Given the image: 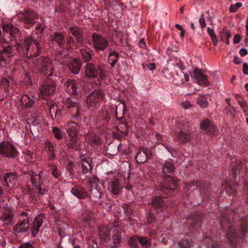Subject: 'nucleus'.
Segmentation results:
<instances>
[{
  "label": "nucleus",
  "instance_id": "obj_1",
  "mask_svg": "<svg viewBox=\"0 0 248 248\" xmlns=\"http://www.w3.org/2000/svg\"><path fill=\"white\" fill-rule=\"evenodd\" d=\"M121 231L120 229L115 227L111 228L104 227L100 229L99 235L106 245L113 247L120 240Z\"/></svg>",
  "mask_w": 248,
  "mask_h": 248
},
{
  "label": "nucleus",
  "instance_id": "obj_2",
  "mask_svg": "<svg viewBox=\"0 0 248 248\" xmlns=\"http://www.w3.org/2000/svg\"><path fill=\"white\" fill-rule=\"evenodd\" d=\"M162 169L164 175L163 176V182L160 185V189L174 190L177 186V180L176 178L171 177L167 174L172 172L174 170L171 160L166 161L163 164Z\"/></svg>",
  "mask_w": 248,
  "mask_h": 248
},
{
  "label": "nucleus",
  "instance_id": "obj_3",
  "mask_svg": "<svg viewBox=\"0 0 248 248\" xmlns=\"http://www.w3.org/2000/svg\"><path fill=\"white\" fill-rule=\"evenodd\" d=\"M62 103L64 104V108H67L68 113L70 117L75 120H80L83 116V112L80 104L74 101L72 99L67 98L63 99Z\"/></svg>",
  "mask_w": 248,
  "mask_h": 248
},
{
  "label": "nucleus",
  "instance_id": "obj_4",
  "mask_svg": "<svg viewBox=\"0 0 248 248\" xmlns=\"http://www.w3.org/2000/svg\"><path fill=\"white\" fill-rule=\"evenodd\" d=\"M2 30L5 42L11 46L17 45L16 40L19 36V30L10 23L4 24Z\"/></svg>",
  "mask_w": 248,
  "mask_h": 248
},
{
  "label": "nucleus",
  "instance_id": "obj_5",
  "mask_svg": "<svg viewBox=\"0 0 248 248\" xmlns=\"http://www.w3.org/2000/svg\"><path fill=\"white\" fill-rule=\"evenodd\" d=\"M31 220V216L26 212H22L18 216V222L14 228L15 233H20L27 232L30 228Z\"/></svg>",
  "mask_w": 248,
  "mask_h": 248
},
{
  "label": "nucleus",
  "instance_id": "obj_6",
  "mask_svg": "<svg viewBox=\"0 0 248 248\" xmlns=\"http://www.w3.org/2000/svg\"><path fill=\"white\" fill-rule=\"evenodd\" d=\"M91 195L92 200L97 202L99 200L102 192L103 185L101 182H98L97 178L93 176L89 179Z\"/></svg>",
  "mask_w": 248,
  "mask_h": 248
},
{
  "label": "nucleus",
  "instance_id": "obj_7",
  "mask_svg": "<svg viewBox=\"0 0 248 248\" xmlns=\"http://www.w3.org/2000/svg\"><path fill=\"white\" fill-rule=\"evenodd\" d=\"M33 63L34 65L39 70L40 72L46 76L50 77L52 75L53 68L49 58L47 57L38 58Z\"/></svg>",
  "mask_w": 248,
  "mask_h": 248
},
{
  "label": "nucleus",
  "instance_id": "obj_8",
  "mask_svg": "<svg viewBox=\"0 0 248 248\" xmlns=\"http://www.w3.org/2000/svg\"><path fill=\"white\" fill-rule=\"evenodd\" d=\"M102 98L103 94L100 91H94L87 96L85 100V105L91 110H93L97 108Z\"/></svg>",
  "mask_w": 248,
  "mask_h": 248
},
{
  "label": "nucleus",
  "instance_id": "obj_9",
  "mask_svg": "<svg viewBox=\"0 0 248 248\" xmlns=\"http://www.w3.org/2000/svg\"><path fill=\"white\" fill-rule=\"evenodd\" d=\"M85 74L89 78L99 77L101 79H104L106 77V74L103 71L101 66H98L97 69L94 65L91 62L86 64L85 68Z\"/></svg>",
  "mask_w": 248,
  "mask_h": 248
},
{
  "label": "nucleus",
  "instance_id": "obj_10",
  "mask_svg": "<svg viewBox=\"0 0 248 248\" xmlns=\"http://www.w3.org/2000/svg\"><path fill=\"white\" fill-rule=\"evenodd\" d=\"M55 90V83L51 79H47L40 88V92L38 93L39 97L45 98V97L51 94Z\"/></svg>",
  "mask_w": 248,
  "mask_h": 248
},
{
  "label": "nucleus",
  "instance_id": "obj_11",
  "mask_svg": "<svg viewBox=\"0 0 248 248\" xmlns=\"http://www.w3.org/2000/svg\"><path fill=\"white\" fill-rule=\"evenodd\" d=\"M128 243L132 248H149L151 246L150 241L144 237H131Z\"/></svg>",
  "mask_w": 248,
  "mask_h": 248
},
{
  "label": "nucleus",
  "instance_id": "obj_12",
  "mask_svg": "<svg viewBox=\"0 0 248 248\" xmlns=\"http://www.w3.org/2000/svg\"><path fill=\"white\" fill-rule=\"evenodd\" d=\"M92 40L94 47L97 51H103L108 45V42L107 39L96 33L93 34Z\"/></svg>",
  "mask_w": 248,
  "mask_h": 248
},
{
  "label": "nucleus",
  "instance_id": "obj_13",
  "mask_svg": "<svg viewBox=\"0 0 248 248\" xmlns=\"http://www.w3.org/2000/svg\"><path fill=\"white\" fill-rule=\"evenodd\" d=\"M0 153L9 157H15L17 154L14 146L9 142H2L0 144Z\"/></svg>",
  "mask_w": 248,
  "mask_h": 248
},
{
  "label": "nucleus",
  "instance_id": "obj_14",
  "mask_svg": "<svg viewBox=\"0 0 248 248\" xmlns=\"http://www.w3.org/2000/svg\"><path fill=\"white\" fill-rule=\"evenodd\" d=\"M11 46L8 45L7 46H0V64L4 66L6 63V59L13 55Z\"/></svg>",
  "mask_w": 248,
  "mask_h": 248
},
{
  "label": "nucleus",
  "instance_id": "obj_15",
  "mask_svg": "<svg viewBox=\"0 0 248 248\" xmlns=\"http://www.w3.org/2000/svg\"><path fill=\"white\" fill-rule=\"evenodd\" d=\"M82 170L84 174H90L92 170L91 158L87 155L80 156Z\"/></svg>",
  "mask_w": 248,
  "mask_h": 248
},
{
  "label": "nucleus",
  "instance_id": "obj_16",
  "mask_svg": "<svg viewBox=\"0 0 248 248\" xmlns=\"http://www.w3.org/2000/svg\"><path fill=\"white\" fill-rule=\"evenodd\" d=\"M45 220V218L43 215L40 214L36 217L32 226L31 227L32 234L33 236L37 235Z\"/></svg>",
  "mask_w": 248,
  "mask_h": 248
},
{
  "label": "nucleus",
  "instance_id": "obj_17",
  "mask_svg": "<svg viewBox=\"0 0 248 248\" xmlns=\"http://www.w3.org/2000/svg\"><path fill=\"white\" fill-rule=\"evenodd\" d=\"M19 17L24 24L28 25L33 24L34 19L37 18V16L34 12L29 10L22 13Z\"/></svg>",
  "mask_w": 248,
  "mask_h": 248
},
{
  "label": "nucleus",
  "instance_id": "obj_18",
  "mask_svg": "<svg viewBox=\"0 0 248 248\" xmlns=\"http://www.w3.org/2000/svg\"><path fill=\"white\" fill-rule=\"evenodd\" d=\"M193 72L196 82L199 85L204 86L209 85L207 76L202 73L201 69L195 68Z\"/></svg>",
  "mask_w": 248,
  "mask_h": 248
},
{
  "label": "nucleus",
  "instance_id": "obj_19",
  "mask_svg": "<svg viewBox=\"0 0 248 248\" xmlns=\"http://www.w3.org/2000/svg\"><path fill=\"white\" fill-rule=\"evenodd\" d=\"M108 190L115 195H117L121 189L119 181L116 178H113L108 182Z\"/></svg>",
  "mask_w": 248,
  "mask_h": 248
},
{
  "label": "nucleus",
  "instance_id": "obj_20",
  "mask_svg": "<svg viewBox=\"0 0 248 248\" xmlns=\"http://www.w3.org/2000/svg\"><path fill=\"white\" fill-rule=\"evenodd\" d=\"M101 143V140L100 137L97 135H94L91 137L86 140L85 144L87 146V148L89 149L91 148V150L93 148H95L96 147L99 146Z\"/></svg>",
  "mask_w": 248,
  "mask_h": 248
},
{
  "label": "nucleus",
  "instance_id": "obj_21",
  "mask_svg": "<svg viewBox=\"0 0 248 248\" xmlns=\"http://www.w3.org/2000/svg\"><path fill=\"white\" fill-rule=\"evenodd\" d=\"M34 43L37 49V52L39 50V44L33 40V38L31 37H29L26 38L21 46V49L24 51L27 52L30 49V47L32 46ZM38 55V53L36 55V56Z\"/></svg>",
  "mask_w": 248,
  "mask_h": 248
},
{
  "label": "nucleus",
  "instance_id": "obj_22",
  "mask_svg": "<svg viewBox=\"0 0 248 248\" xmlns=\"http://www.w3.org/2000/svg\"><path fill=\"white\" fill-rule=\"evenodd\" d=\"M81 142L78 138L77 135L69 136V139L66 141V145L69 148L78 150L79 148Z\"/></svg>",
  "mask_w": 248,
  "mask_h": 248
},
{
  "label": "nucleus",
  "instance_id": "obj_23",
  "mask_svg": "<svg viewBox=\"0 0 248 248\" xmlns=\"http://www.w3.org/2000/svg\"><path fill=\"white\" fill-rule=\"evenodd\" d=\"M16 178V175L13 172L7 173L4 175V180L8 187L11 188L14 186Z\"/></svg>",
  "mask_w": 248,
  "mask_h": 248
},
{
  "label": "nucleus",
  "instance_id": "obj_24",
  "mask_svg": "<svg viewBox=\"0 0 248 248\" xmlns=\"http://www.w3.org/2000/svg\"><path fill=\"white\" fill-rule=\"evenodd\" d=\"M147 150L144 148L139 149L135 156V159L137 163H143L146 161L147 159Z\"/></svg>",
  "mask_w": 248,
  "mask_h": 248
},
{
  "label": "nucleus",
  "instance_id": "obj_25",
  "mask_svg": "<svg viewBox=\"0 0 248 248\" xmlns=\"http://www.w3.org/2000/svg\"><path fill=\"white\" fill-rule=\"evenodd\" d=\"M64 85L68 93L72 94L78 93V83L74 80H69L66 81Z\"/></svg>",
  "mask_w": 248,
  "mask_h": 248
},
{
  "label": "nucleus",
  "instance_id": "obj_26",
  "mask_svg": "<svg viewBox=\"0 0 248 248\" xmlns=\"http://www.w3.org/2000/svg\"><path fill=\"white\" fill-rule=\"evenodd\" d=\"M3 224L7 226L12 225L14 223V216L12 213L7 212L4 213L0 217Z\"/></svg>",
  "mask_w": 248,
  "mask_h": 248
},
{
  "label": "nucleus",
  "instance_id": "obj_27",
  "mask_svg": "<svg viewBox=\"0 0 248 248\" xmlns=\"http://www.w3.org/2000/svg\"><path fill=\"white\" fill-rule=\"evenodd\" d=\"M70 31L76 37L78 45L81 46L83 44V39L79 29L77 27H72L70 28Z\"/></svg>",
  "mask_w": 248,
  "mask_h": 248
},
{
  "label": "nucleus",
  "instance_id": "obj_28",
  "mask_svg": "<svg viewBox=\"0 0 248 248\" xmlns=\"http://www.w3.org/2000/svg\"><path fill=\"white\" fill-rule=\"evenodd\" d=\"M201 128L205 132H214V125L208 120L203 121L201 124Z\"/></svg>",
  "mask_w": 248,
  "mask_h": 248
},
{
  "label": "nucleus",
  "instance_id": "obj_29",
  "mask_svg": "<svg viewBox=\"0 0 248 248\" xmlns=\"http://www.w3.org/2000/svg\"><path fill=\"white\" fill-rule=\"evenodd\" d=\"M65 129L67 132L68 136L77 135V125L75 122H72L68 124L65 127Z\"/></svg>",
  "mask_w": 248,
  "mask_h": 248
},
{
  "label": "nucleus",
  "instance_id": "obj_30",
  "mask_svg": "<svg viewBox=\"0 0 248 248\" xmlns=\"http://www.w3.org/2000/svg\"><path fill=\"white\" fill-rule=\"evenodd\" d=\"M80 66V62L76 60H73L68 65L69 69L74 74L78 73Z\"/></svg>",
  "mask_w": 248,
  "mask_h": 248
},
{
  "label": "nucleus",
  "instance_id": "obj_31",
  "mask_svg": "<svg viewBox=\"0 0 248 248\" xmlns=\"http://www.w3.org/2000/svg\"><path fill=\"white\" fill-rule=\"evenodd\" d=\"M71 192L73 195L78 199H83L86 196L84 189L80 187L75 186L72 188Z\"/></svg>",
  "mask_w": 248,
  "mask_h": 248
},
{
  "label": "nucleus",
  "instance_id": "obj_32",
  "mask_svg": "<svg viewBox=\"0 0 248 248\" xmlns=\"http://www.w3.org/2000/svg\"><path fill=\"white\" fill-rule=\"evenodd\" d=\"M20 101L22 105L27 108L31 107L34 102L33 100L27 94L22 95Z\"/></svg>",
  "mask_w": 248,
  "mask_h": 248
},
{
  "label": "nucleus",
  "instance_id": "obj_33",
  "mask_svg": "<svg viewBox=\"0 0 248 248\" xmlns=\"http://www.w3.org/2000/svg\"><path fill=\"white\" fill-rule=\"evenodd\" d=\"M30 175H31V179L32 185L36 187L41 186V185L42 184V182H41V181L40 173H35L34 174V172H32Z\"/></svg>",
  "mask_w": 248,
  "mask_h": 248
},
{
  "label": "nucleus",
  "instance_id": "obj_34",
  "mask_svg": "<svg viewBox=\"0 0 248 248\" xmlns=\"http://www.w3.org/2000/svg\"><path fill=\"white\" fill-rule=\"evenodd\" d=\"M52 39L57 42L60 47H62V48H64V40L63 37L62 35L59 33H56L54 34V35L51 36Z\"/></svg>",
  "mask_w": 248,
  "mask_h": 248
},
{
  "label": "nucleus",
  "instance_id": "obj_35",
  "mask_svg": "<svg viewBox=\"0 0 248 248\" xmlns=\"http://www.w3.org/2000/svg\"><path fill=\"white\" fill-rule=\"evenodd\" d=\"M176 137L178 140L182 142H187L191 140L190 134L184 132H181L178 133Z\"/></svg>",
  "mask_w": 248,
  "mask_h": 248
},
{
  "label": "nucleus",
  "instance_id": "obj_36",
  "mask_svg": "<svg viewBox=\"0 0 248 248\" xmlns=\"http://www.w3.org/2000/svg\"><path fill=\"white\" fill-rule=\"evenodd\" d=\"M46 150L48 155V158L49 160H51L55 157L54 154V147L51 143L47 142L46 144Z\"/></svg>",
  "mask_w": 248,
  "mask_h": 248
},
{
  "label": "nucleus",
  "instance_id": "obj_37",
  "mask_svg": "<svg viewBox=\"0 0 248 248\" xmlns=\"http://www.w3.org/2000/svg\"><path fill=\"white\" fill-rule=\"evenodd\" d=\"M152 204L156 208L162 207L166 205L162 197H155L152 201Z\"/></svg>",
  "mask_w": 248,
  "mask_h": 248
},
{
  "label": "nucleus",
  "instance_id": "obj_38",
  "mask_svg": "<svg viewBox=\"0 0 248 248\" xmlns=\"http://www.w3.org/2000/svg\"><path fill=\"white\" fill-rule=\"evenodd\" d=\"M231 37L230 32L227 30H223L220 33L221 40L225 42V43L228 45L229 44V39Z\"/></svg>",
  "mask_w": 248,
  "mask_h": 248
},
{
  "label": "nucleus",
  "instance_id": "obj_39",
  "mask_svg": "<svg viewBox=\"0 0 248 248\" xmlns=\"http://www.w3.org/2000/svg\"><path fill=\"white\" fill-rule=\"evenodd\" d=\"M197 104L202 108H204L208 105L207 98L203 95H201L197 99Z\"/></svg>",
  "mask_w": 248,
  "mask_h": 248
},
{
  "label": "nucleus",
  "instance_id": "obj_40",
  "mask_svg": "<svg viewBox=\"0 0 248 248\" xmlns=\"http://www.w3.org/2000/svg\"><path fill=\"white\" fill-rule=\"evenodd\" d=\"M80 51L82 59L84 62L89 61L92 59L91 55L86 50L80 49Z\"/></svg>",
  "mask_w": 248,
  "mask_h": 248
},
{
  "label": "nucleus",
  "instance_id": "obj_41",
  "mask_svg": "<svg viewBox=\"0 0 248 248\" xmlns=\"http://www.w3.org/2000/svg\"><path fill=\"white\" fill-rule=\"evenodd\" d=\"M53 133L57 139H61L63 137L62 132L57 127H54L52 129Z\"/></svg>",
  "mask_w": 248,
  "mask_h": 248
},
{
  "label": "nucleus",
  "instance_id": "obj_42",
  "mask_svg": "<svg viewBox=\"0 0 248 248\" xmlns=\"http://www.w3.org/2000/svg\"><path fill=\"white\" fill-rule=\"evenodd\" d=\"M45 28L44 24L42 23H39L36 27V33L38 37L41 36V34Z\"/></svg>",
  "mask_w": 248,
  "mask_h": 248
},
{
  "label": "nucleus",
  "instance_id": "obj_43",
  "mask_svg": "<svg viewBox=\"0 0 248 248\" xmlns=\"http://www.w3.org/2000/svg\"><path fill=\"white\" fill-rule=\"evenodd\" d=\"M13 82V80L11 78H9V79H8L6 78H2L0 82V86H3L5 87H8Z\"/></svg>",
  "mask_w": 248,
  "mask_h": 248
},
{
  "label": "nucleus",
  "instance_id": "obj_44",
  "mask_svg": "<svg viewBox=\"0 0 248 248\" xmlns=\"http://www.w3.org/2000/svg\"><path fill=\"white\" fill-rule=\"evenodd\" d=\"M180 248H188L191 246V243L187 240H182L179 243Z\"/></svg>",
  "mask_w": 248,
  "mask_h": 248
},
{
  "label": "nucleus",
  "instance_id": "obj_45",
  "mask_svg": "<svg viewBox=\"0 0 248 248\" xmlns=\"http://www.w3.org/2000/svg\"><path fill=\"white\" fill-rule=\"evenodd\" d=\"M127 134L126 131H124L120 130L113 133L114 137L118 139H121L123 137L125 136Z\"/></svg>",
  "mask_w": 248,
  "mask_h": 248
},
{
  "label": "nucleus",
  "instance_id": "obj_46",
  "mask_svg": "<svg viewBox=\"0 0 248 248\" xmlns=\"http://www.w3.org/2000/svg\"><path fill=\"white\" fill-rule=\"evenodd\" d=\"M226 111H227V114H230L231 116L232 117H235V109L233 107H232L231 105L228 106L226 108Z\"/></svg>",
  "mask_w": 248,
  "mask_h": 248
},
{
  "label": "nucleus",
  "instance_id": "obj_47",
  "mask_svg": "<svg viewBox=\"0 0 248 248\" xmlns=\"http://www.w3.org/2000/svg\"><path fill=\"white\" fill-rule=\"evenodd\" d=\"M227 235L229 240L231 242L233 241L236 237L235 233L232 232V231L231 229L228 231Z\"/></svg>",
  "mask_w": 248,
  "mask_h": 248
},
{
  "label": "nucleus",
  "instance_id": "obj_48",
  "mask_svg": "<svg viewBox=\"0 0 248 248\" xmlns=\"http://www.w3.org/2000/svg\"><path fill=\"white\" fill-rule=\"evenodd\" d=\"M58 106L55 103L51 104L49 106V112L51 115L52 114L56 115L58 113Z\"/></svg>",
  "mask_w": 248,
  "mask_h": 248
},
{
  "label": "nucleus",
  "instance_id": "obj_49",
  "mask_svg": "<svg viewBox=\"0 0 248 248\" xmlns=\"http://www.w3.org/2000/svg\"><path fill=\"white\" fill-rule=\"evenodd\" d=\"M238 103L240 106L242 110L245 112V108H247V103L243 98H241L240 99H238Z\"/></svg>",
  "mask_w": 248,
  "mask_h": 248
},
{
  "label": "nucleus",
  "instance_id": "obj_50",
  "mask_svg": "<svg viewBox=\"0 0 248 248\" xmlns=\"http://www.w3.org/2000/svg\"><path fill=\"white\" fill-rule=\"evenodd\" d=\"M85 248H98V245L93 239H89L88 241L87 247Z\"/></svg>",
  "mask_w": 248,
  "mask_h": 248
},
{
  "label": "nucleus",
  "instance_id": "obj_51",
  "mask_svg": "<svg viewBox=\"0 0 248 248\" xmlns=\"http://www.w3.org/2000/svg\"><path fill=\"white\" fill-rule=\"evenodd\" d=\"M242 4L240 2H237L235 4H232L231 5L230 10L231 12H235L237 11L238 8L241 7Z\"/></svg>",
  "mask_w": 248,
  "mask_h": 248
},
{
  "label": "nucleus",
  "instance_id": "obj_52",
  "mask_svg": "<svg viewBox=\"0 0 248 248\" xmlns=\"http://www.w3.org/2000/svg\"><path fill=\"white\" fill-rule=\"evenodd\" d=\"M109 119H110V117L109 116L108 113L107 112H104V111L103 112L102 114L101 115H100V116H99V119L100 120H103L106 122H108L109 120Z\"/></svg>",
  "mask_w": 248,
  "mask_h": 248
},
{
  "label": "nucleus",
  "instance_id": "obj_53",
  "mask_svg": "<svg viewBox=\"0 0 248 248\" xmlns=\"http://www.w3.org/2000/svg\"><path fill=\"white\" fill-rule=\"evenodd\" d=\"M199 22L202 28H204L205 27L206 24L205 21L204 16L203 14H202L201 15Z\"/></svg>",
  "mask_w": 248,
  "mask_h": 248
},
{
  "label": "nucleus",
  "instance_id": "obj_54",
  "mask_svg": "<svg viewBox=\"0 0 248 248\" xmlns=\"http://www.w3.org/2000/svg\"><path fill=\"white\" fill-rule=\"evenodd\" d=\"M229 222L230 221H229L227 218H226V217L224 216L222 217V218L221 220V226L223 229H225V228H226V223L228 224Z\"/></svg>",
  "mask_w": 248,
  "mask_h": 248
},
{
  "label": "nucleus",
  "instance_id": "obj_55",
  "mask_svg": "<svg viewBox=\"0 0 248 248\" xmlns=\"http://www.w3.org/2000/svg\"><path fill=\"white\" fill-rule=\"evenodd\" d=\"M118 57H119V55L116 52H115V51L111 52H110L109 56H108V61L111 62L112 60V57H113L114 58H118Z\"/></svg>",
  "mask_w": 248,
  "mask_h": 248
},
{
  "label": "nucleus",
  "instance_id": "obj_56",
  "mask_svg": "<svg viewBox=\"0 0 248 248\" xmlns=\"http://www.w3.org/2000/svg\"><path fill=\"white\" fill-rule=\"evenodd\" d=\"M174 66L175 67H177L178 68H179L180 70L181 71L182 73L184 74L183 70L185 69V66L183 63L180 62L179 63H176L174 65Z\"/></svg>",
  "mask_w": 248,
  "mask_h": 248
},
{
  "label": "nucleus",
  "instance_id": "obj_57",
  "mask_svg": "<svg viewBox=\"0 0 248 248\" xmlns=\"http://www.w3.org/2000/svg\"><path fill=\"white\" fill-rule=\"evenodd\" d=\"M182 107L185 109H188L191 107V103L188 101H185L182 103Z\"/></svg>",
  "mask_w": 248,
  "mask_h": 248
},
{
  "label": "nucleus",
  "instance_id": "obj_58",
  "mask_svg": "<svg viewBox=\"0 0 248 248\" xmlns=\"http://www.w3.org/2000/svg\"><path fill=\"white\" fill-rule=\"evenodd\" d=\"M73 38L72 37H69L67 40V43H65L64 42V48L67 49L68 47H71L70 44H71V43H73Z\"/></svg>",
  "mask_w": 248,
  "mask_h": 248
},
{
  "label": "nucleus",
  "instance_id": "obj_59",
  "mask_svg": "<svg viewBox=\"0 0 248 248\" xmlns=\"http://www.w3.org/2000/svg\"><path fill=\"white\" fill-rule=\"evenodd\" d=\"M207 31L210 37L216 36V34L215 33L214 30L213 29H211L210 28L208 27L207 28Z\"/></svg>",
  "mask_w": 248,
  "mask_h": 248
},
{
  "label": "nucleus",
  "instance_id": "obj_60",
  "mask_svg": "<svg viewBox=\"0 0 248 248\" xmlns=\"http://www.w3.org/2000/svg\"><path fill=\"white\" fill-rule=\"evenodd\" d=\"M52 174L56 178H58L59 176V174L57 172V169L54 166L52 167Z\"/></svg>",
  "mask_w": 248,
  "mask_h": 248
},
{
  "label": "nucleus",
  "instance_id": "obj_61",
  "mask_svg": "<svg viewBox=\"0 0 248 248\" xmlns=\"http://www.w3.org/2000/svg\"><path fill=\"white\" fill-rule=\"evenodd\" d=\"M18 248H33L30 243H25L21 244Z\"/></svg>",
  "mask_w": 248,
  "mask_h": 248
},
{
  "label": "nucleus",
  "instance_id": "obj_62",
  "mask_svg": "<svg viewBox=\"0 0 248 248\" xmlns=\"http://www.w3.org/2000/svg\"><path fill=\"white\" fill-rule=\"evenodd\" d=\"M243 73L245 75H248V64L246 62H245L243 64Z\"/></svg>",
  "mask_w": 248,
  "mask_h": 248
},
{
  "label": "nucleus",
  "instance_id": "obj_63",
  "mask_svg": "<svg viewBox=\"0 0 248 248\" xmlns=\"http://www.w3.org/2000/svg\"><path fill=\"white\" fill-rule=\"evenodd\" d=\"M146 67L151 71H153L155 68V64L154 63H148L146 65Z\"/></svg>",
  "mask_w": 248,
  "mask_h": 248
},
{
  "label": "nucleus",
  "instance_id": "obj_64",
  "mask_svg": "<svg viewBox=\"0 0 248 248\" xmlns=\"http://www.w3.org/2000/svg\"><path fill=\"white\" fill-rule=\"evenodd\" d=\"M241 39L242 38L239 35H235L234 37L233 43L234 44H238L240 42Z\"/></svg>",
  "mask_w": 248,
  "mask_h": 248
}]
</instances>
